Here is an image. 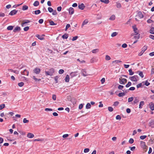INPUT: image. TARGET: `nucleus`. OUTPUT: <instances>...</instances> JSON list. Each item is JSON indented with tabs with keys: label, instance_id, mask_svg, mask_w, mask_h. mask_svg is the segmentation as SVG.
Wrapping results in <instances>:
<instances>
[{
	"label": "nucleus",
	"instance_id": "f257e3e1",
	"mask_svg": "<svg viewBox=\"0 0 154 154\" xmlns=\"http://www.w3.org/2000/svg\"><path fill=\"white\" fill-rule=\"evenodd\" d=\"M55 70L54 69L52 68L50 69L48 71H45V72L46 75L51 76L54 72Z\"/></svg>",
	"mask_w": 154,
	"mask_h": 154
},
{
	"label": "nucleus",
	"instance_id": "f03ea898",
	"mask_svg": "<svg viewBox=\"0 0 154 154\" xmlns=\"http://www.w3.org/2000/svg\"><path fill=\"white\" fill-rule=\"evenodd\" d=\"M138 76L137 75H135L132 76H130L129 79L132 81L137 82L138 80Z\"/></svg>",
	"mask_w": 154,
	"mask_h": 154
},
{
	"label": "nucleus",
	"instance_id": "7ed1b4c3",
	"mask_svg": "<svg viewBox=\"0 0 154 154\" xmlns=\"http://www.w3.org/2000/svg\"><path fill=\"white\" fill-rule=\"evenodd\" d=\"M147 47L146 46H144L142 48L141 51L139 54L138 55L139 56H141L145 51L147 49Z\"/></svg>",
	"mask_w": 154,
	"mask_h": 154
},
{
	"label": "nucleus",
	"instance_id": "20e7f679",
	"mask_svg": "<svg viewBox=\"0 0 154 154\" xmlns=\"http://www.w3.org/2000/svg\"><path fill=\"white\" fill-rule=\"evenodd\" d=\"M127 82V80L124 78H119V82L121 84L124 85Z\"/></svg>",
	"mask_w": 154,
	"mask_h": 154
},
{
	"label": "nucleus",
	"instance_id": "39448f33",
	"mask_svg": "<svg viewBox=\"0 0 154 154\" xmlns=\"http://www.w3.org/2000/svg\"><path fill=\"white\" fill-rule=\"evenodd\" d=\"M35 36L38 39L40 40H43L44 39V37L45 36V35L44 34L42 35H39L38 34H37Z\"/></svg>",
	"mask_w": 154,
	"mask_h": 154
},
{
	"label": "nucleus",
	"instance_id": "423d86ee",
	"mask_svg": "<svg viewBox=\"0 0 154 154\" xmlns=\"http://www.w3.org/2000/svg\"><path fill=\"white\" fill-rule=\"evenodd\" d=\"M136 17L141 19L143 17V15L141 12H139L137 14L136 16Z\"/></svg>",
	"mask_w": 154,
	"mask_h": 154
},
{
	"label": "nucleus",
	"instance_id": "0eeeda50",
	"mask_svg": "<svg viewBox=\"0 0 154 154\" xmlns=\"http://www.w3.org/2000/svg\"><path fill=\"white\" fill-rule=\"evenodd\" d=\"M149 126L152 128H154V119L151 120L149 122Z\"/></svg>",
	"mask_w": 154,
	"mask_h": 154
},
{
	"label": "nucleus",
	"instance_id": "6e6552de",
	"mask_svg": "<svg viewBox=\"0 0 154 154\" xmlns=\"http://www.w3.org/2000/svg\"><path fill=\"white\" fill-rule=\"evenodd\" d=\"M41 69L37 67H36L33 70V72L36 74H38L40 72Z\"/></svg>",
	"mask_w": 154,
	"mask_h": 154
},
{
	"label": "nucleus",
	"instance_id": "1a4fd4ad",
	"mask_svg": "<svg viewBox=\"0 0 154 154\" xmlns=\"http://www.w3.org/2000/svg\"><path fill=\"white\" fill-rule=\"evenodd\" d=\"M18 12V10H13L11 11L10 13L9 14V15H13L16 14Z\"/></svg>",
	"mask_w": 154,
	"mask_h": 154
},
{
	"label": "nucleus",
	"instance_id": "9d476101",
	"mask_svg": "<svg viewBox=\"0 0 154 154\" xmlns=\"http://www.w3.org/2000/svg\"><path fill=\"white\" fill-rule=\"evenodd\" d=\"M21 73L22 75L28 76V75L29 72L27 70L25 69L23 71L21 72Z\"/></svg>",
	"mask_w": 154,
	"mask_h": 154
},
{
	"label": "nucleus",
	"instance_id": "9b49d317",
	"mask_svg": "<svg viewBox=\"0 0 154 154\" xmlns=\"http://www.w3.org/2000/svg\"><path fill=\"white\" fill-rule=\"evenodd\" d=\"M68 11L69 14L70 15H72L74 13V9L72 7L70 8L68 10Z\"/></svg>",
	"mask_w": 154,
	"mask_h": 154
},
{
	"label": "nucleus",
	"instance_id": "f8f14e48",
	"mask_svg": "<svg viewBox=\"0 0 154 154\" xmlns=\"http://www.w3.org/2000/svg\"><path fill=\"white\" fill-rule=\"evenodd\" d=\"M82 73L84 76H86L88 75V74L86 73V70L85 69H82L81 70Z\"/></svg>",
	"mask_w": 154,
	"mask_h": 154
},
{
	"label": "nucleus",
	"instance_id": "ddd939ff",
	"mask_svg": "<svg viewBox=\"0 0 154 154\" xmlns=\"http://www.w3.org/2000/svg\"><path fill=\"white\" fill-rule=\"evenodd\" d=\"M149 106L152 110H154V104L153 102H151L149 104Z\"/></svg>",
	"mask_w": 154,
	"mask_h": 154
},
{
	"label": "nucleus",
	"instance_id": "4468645a",
	"mask_svg": "<svg viewBox=\"0 0 154 154\" xmlns=\"http://www.w3.org/2000/svg\"><path fill=\"white\" fill-rule=\"evenodd\" d=\"M85 6L83 3H82L80 5H79L78 7L79 9L83 10Z\"/></svg>",
	"mask_w": 154,
	"mask_h": 154
},
{
	"label": "nucleus",
	"instance_id": "2eb2a0df",
	"mask_svg": "<svg viewBox=\"0 0 154 154\" xmlns=\"http://www.w3.org/2000/svg\"><path fill=\"white\" fill-rule=\"evenodd\" d=\"M27 136L28 137L31 138L33 137L34 136V135L33 134L31 133H29L27 134Z\"/></svg>",
	"mask_w": 154,
	"mask_h": 154
},
{
	"label": "nucleus",
	"instance_id": "dca6fc26",
	"mask_svg": "<svg viewBox=\"0 0 154 154\" xmlns=\"http://www.w3.org/2000/svg\"><path fill=\"white\" fill-rule=\"evenodd\" d=\"M132 28L134 29V32L135 33H136V35H138V32H137V27L135 26H133Z\"/></svg>",
	"mask_w": 154,
	"mask_h": 154
},
{
	"label": "nucleus",
	"instance_id": "f3484780",
	"mask_svg": "<svg viewBox=\"0 0 154 154\" xmlns=\"http://www.w3.org/2000/svg\"><path fill=\"white\" fill-rule=\"evenodd\" d=\"M77 72H72L71 73L70 75H71L72 77H73L77 75Z\"/></svg>",
	"mask_w": 154,
	"mask_h": 154
},
{
	"label": "nucleus",
	"instance_id": "a211bd4d",
	"mask_svg": "<svg viewBox=\"0 0 154 154\" xmlns=\"http://www.w3.org/2000/svg\"><path fill=\"white\" fill-rule=\"evenodd\" d=\"M30 22V21L28 20H25V21H24V22L22 23L21 24V26H23L26 23H29Z\"/></svg>",
	"mask_w": 154,
	"mask_h": 154
},
{
	"label": "nucleus",
	"instance_id": "6ab92c4d",
	"mask_svg": "<svg viewBox=\"0 0 154 154\" xmlns=\"http://www.w3.org/2000/svg\"><path fill=\"white\" fill-rule=\"evenodd\" d=\"M140 145L141 147L143 148H145L146 147V145L145 142L143 141H140Z\"/></svg>",
	"mask_w": 154,
	"mask_h": 154
},
{
	"label": "nucleus",
	"instance_id": "aec40b11",
	"mask_svg": "<svg viewBox=\"0 0 154 154\" xmlns=\"http://www.w3.org/2000/svg\"><path fill=\"white\" fill-rule=\"evenodd\" d=\"M88 22V21L87 19L85 20L83 22L82 25V27L83 26L86 24Z\"/></svg>",
	"mask_w": 154,
	"mask_h": 154
},
{
	"label": "nucleus",
	"instance_id": "412c9836",
	"mask_svg": "<svg viewBox=\"0 0 154 154\" xmlns=\"http://www.w3.org/2000/svg\"><path fill=\"white\" fill-rule=\"evenodd\" d=\"M144 101H141L140 102L139 105V108L140 109H141L142 107V106L144 105Z\"/></svg>",
	"mask_w": 154,
	"mask_h": 154
},
{
	"label": "nucleus",
	"instance_id": "4be33fe9",
	"mask_svg": "<svg viewBox=\"0 0 154 154\" xmlns=\"http://www.w3.org/2000/svg\"><path fill=\"white\" fill-rule=\"evenodd\" d=\"M20 30V28L19 26H16L13 30L14 32H16L17 31H19Z\"/></svg>",
	"mask_w": 154,
	"mask_h": 154
},
{
	"label": "nucleus",
	"instance_id": "5701e85b",
	"mask_svg": "<svg viewBox=\"0 0 154 154\" xmlns=\"http://www.w3.org/2000/svg\"><path fill=\"white\" fill-rule=\"evenodd\" d=\"M68 37V34L67 33H65L62 36V38L63 39H67Z\"/></svg>",
	"mask_w": 154,
	"mask_h": 154
},
{
	"label": "nucleus",
	"instance_id": "b1692460",
	"mask_svg": "<svg viewBox=\"0 0 154 154\" xmlns=\"http://www.w3.org/2000/svg\"><path fill=\"white\" fill-rule=\"evenodd\" d=\"M69 76L68 75H67L65 79V80L66 82H68L69 81Z\"/></svg>",
	"mask_w": 154,
	"mask_h": 154
},
{
	"label": "nucleus",
	"instance_id": "393cba45",
	"mask_svg": "<svg viewBox=\"0 0 154 154\" xmlns=\"http://www.w3.org/2000/svg\"><path fill=\"white\" fill-rule=\"evenodd\" d=\"M99 50L98 49H94L92 51V53H96L99 52Z\"/></svg>",
	"mask_w": 154,
	"mask_h": 154
},
{
	"label": "nucleus",
	"instance_id": "a878e982",
	"mask_svg": "<svg viewBox=\"0 0 154 154\" xmlns=\"http://www.w3.org/2000/svg\"><path fill=\"white\" fill-rule=\"evenodd\" d=\"M125 94L124 92H121L118 94V96L119 97H122L124 96Z\"/></svg>",
	"mask_w": 154,
	"mask_h": 154
},
{
	"label": "nucleus",
	"instance_id": "bb28decb",
	"mask_svg": "<svg viewBox=\"0 0 154 154\" xmlns=\"http://www.w3.org/2000/svg\"><path fill=\"white\" fill-rule=\"evenodd\" d=\"M28 6H27V5H24L23 6L22 9L23 11H25V10H27L28 9Z\"/></svg>",
	"mask_w": 154,
	"mask_h": 154
},
{
	"label": "nucleus",
	"instance_id": "cd10ccee",
	"mask_svg": "<svg viewBox=\"0 0 154 154\" xmlns=\"http://www.w3.org/2000/svg\"><path fill=\"white\" fill-rule=\"evenodd\" d=\"M115 19V15H112L110 17L109 19L110 20H114Z\"/></svg>",
	"mask_w": 154,
	"mask_h": 154
},
{
	"label": "nucleus",
	"instance_id": "c85d7f7f",
	"mask_svg": "<svg viewBox=\"0 0 154 154\" xmlns=\"http://www.w3.org/2000/svg\"><path fill=\"white\" fill-rule=\"evenodd\" d=\"M91 104L90 103H88L86 104V109H90L91 108Z\"/></svg>",
	"mask_w": 154,
	"mask_h": 154
},
{
	"label": "nucleus",
	"instance_id": "c756f323",
	"mask_svg": "<svg viewBox=\"0 0 154 154\" xmlns=\"http://www.w3.org/2000/svg\"><path fill=\"white\" fill-rule=\"evenodd\" d=\"M39 5V2L38 1H35L34 2L33 5L34 6H38Z\"/></svg>",
	"mask_w": 154,
	"mask_h": 154
},
{
	"label": "nucleus",
	"instance_id": "7c9ffc66",
	"mask_svg": "<svg viewBox=\"0 0 154 154\" xmlns=\"http://www.w3.org/2000/svg\"><path fill=\"white\" fill-rule=\"evenodd\" d=\"M8 70L11 71V72H13L14 73H15L16 74H18V71H17L16 70H14L12 69H8Z\"/></svg>",
	"mask_w": 154,
	"mask_h": 154
},
{
	"label": "nucleus",
	"instance_id": "2f4dec72",
	"mask_svg": "<svg viewBox=\"0 0 154 154\" xmlns=\"http://www.w3.org/2000/svg\"><path fill=\"white\" fill-rule=\"evenodd\" d=\"M118 34V33L116 32H114L112 33L111 35V36L112 37H114L116 36Z\"/></svg>",
	"mask_w": 154,
	"mask_h": 154
},
{
	"label": "nucleus",
	"instance_id": "473e14b6",
	"mask_svg": "<svg viewBox=\"0 0 154 154\" xmlns=\"http://www.w3.org/2000/svg\"><path fill=\"white\" fill-rule=\"evenodd\" d=\"M100 1L106 4L108 3L109 2V0H100Z\"/></svg>",
	"mask_w": 154,
	"mask_h": 154
},
{
	"label": "nucleus",
	"instance_id": "72a5a7b5",
	"mask_svg": "<svg viewBox=\"0 0 154 154\" xmlns=\"http://www.w3.org/2000/svg\"><path fill=\"white\" fill-rule=\"evenodd\" d=\"M129 72V74L130 75H132L134 74V72L132 71V70L131 69H129L128 70Z\"/></svg>",
	"mask_w": 154,
	"mask_h": 154
},
{
	"label": "nucleus",
	"instance_id": "f704fd0d",
	"mask_svg": "<svg viewBox=\"0 0 154 154\" xmlns=\"http://www.w3.org/2000/svg\"><path fill=\"white\" fill-rule=\"evenodd\" d=\"M13 28V26H8L7 28V29L8 30H12Z\"/></svg>",
	"mask_w": 154,
	"mask_h": 154
},
{
	"label": "nucleus",
	"instance_id": "c9c22d12",
	"mask_svg": "<svg viewBox=\"0 0 154 154\" xmlns=\"http://www.w3.org/2000/svg\"><path fill=\"white\" fill-rule=\"evenodd\" d=\"M49 23L50 24L51 26L57 25V23H54L53 21H49Z\"/></svg>",
	"mask_w": 154,
	"mask_h": 154
},
{
	"label": "nucleus",
	"instance_id": "e433bc0d",
	"mask_svg": "<svg viewBox=\"0 0 154 154\" xmlns=\"http://www.w3.org/2000/svg\"><path fill=\"white\" fill-rule=\"evenodd\" d=\"M44 139L42 138V139H35L34 140V141H44Z\"/></svg>",
	"mask_w": 154,
	"mask_h": 154
},
{
	"label": "nucleus",
	"instance_id": "4c0bfd02",
	"mask_svg": "<svg viewBox=\"0 0 154 154\" xmlns=\"http://www.w3.org/2000/svg\"><path fill=\"white\" fill-rule=\"evenodd\" d=\"M24 83L23 82H21L18 83V85L20 87H22L23 86Z\"/></svg>",
	"mask_w": 154,
	"mask_h": 154
},
{
	"label": "nucleus",
	"instance_id": "58836bf2",
	"mask_svg": "<svg viewBox=\"0 0 154 154\" xmlns=\"http://www.w3.org/2000/svg\"><path fill=\"white\" fill-rule=\"evenodd\" d=\"M121 5L120 3L116 2V7L118 8H120L121 7Z\"/></svg>",
	"mask_w": 154,
	"mask_h": 154
},
{
	"label": "nucleus",
	"instance_id": "ea45409f",
	"mask_svg": "<svg viewBox=\"0 0 154 154\" xmlns=\"http://www.w3.org/2000/svg\"><path fill=\"white\" fill-rule=\"evenodd\" d=\"M139 72V75L141 77L143 78L144 77V75L143 74V73L142 72Z\"/></svg>",
	"mask_w": 154,
	"mask_h": 154
},
{
	"label": "nucleus",
	"instance_id": "a19ab883",
	"mask_svg": "<svg viewBox=\"0 0 154 154\" xmlns=\"http://www.w3.org/2000/svg\"><path fill=\"white\" fill-rule=\"evenodd\" d=\"M32 78L36 82L39 81L41 80V79L36 78L35 76H33Z\"/></svg>",
	"mask_w": 154,
	"mask_h": 154
},
{
	"label": "nucleus",
	"instance_id": "79ce46f5",
	"mask_svg": "<svg viewBox=\"0 0 154 154\" xmlns=\"http://www.w3.org/2000/svg\"><path fill=\"white\" fill-rule=\"evenodd\" d=\"M150 33L154 34V28H152L150 30Z\"/></svg>",
	"mask_w": 154,
	"mask_h": 154
},
{
	"label": "nucleus",
	"instance_id": "37998d69",
	"mask_svg": "<svg viewBox=\"0 0 154 154\" xmlns=\"http://www.w3.org/2000/svg\"><path fill=\"white\" fill-rule=\"evenodd\" d=\"M131 85V82H129L126 85V87L128 88Z\"/></svg>",
	"mask_w": 154,
	"mask_h": 154
},
{
	"label": "nucleus",
	"instance_id": "c03bdc74",
	"mask_svg": "<svg viewBox=\"0 0 154 154\" xmlns=\"http://www.w3.org/2000/svg\"><path fill=\"white\" fill-rule=\"evenodd\" d=\"M133 99L134 98L132 97L129 98L128 100V102H132L133 100Z\"/></svg>",
	"mask_w": 154,
	"mask_h": 154
},
{
	"label": "nucleus",
	"instance_id": "a18cd8bd",
	"mask_svg": "<svg viewBox=\"0 0 154 154\" xmlns=\"http://www.w3.org/2000/svg\"><path fill=\"white\" fill-rule=\"evenodd\" d=\"M111 59L110 57L108 55H106L105 57V60H108Z\"/></svg>",
	"mask_w": 154,
	"mask_h": 154
},
{
	"label": "nucleus",
	"instance_id": "49530a36",
	"mask_svg": "<svg viewBox=\"0 0 154 154\" xmlns=\"http://www.w3.org/2000/svg\"><path fill=\"white\" fill-rule=\"evenodd\" d=\"M35 14H40L41 12L39 10H38L36 11H34Z\"/></svg>",
	"mask_w": 154,
	"mask_h": 154
},
{
	"label": "nucleus",
	"instance_id": "de8ad7c7",
	"mask_svg": "<svg viewBox=\"0 0 154 154\" xmlns=\"http://www.w3.org/2000/svg\"><path fill=\"white\" fill-rule=\"evenodd\" d=\"M5 106V105L4 104L0 105V109L1 110L4 108Z\"/></svg>",
	"mask_w": 154,
	"mask_h": 154
},
{
	"label": "nucleus",
	"instance_id": "09e8293b",
	"mask_svg": "<svg viewBox=\"0 0 154 154\" xmlns=\"http://www.w3.org/2000/svg\"><path fill=\"white\" fill-rule=\"evenodd\" d=\"M139 101L138 99H137V97H135L134 100V103H137Z\"/></svg>",
	"mask_w": 154,
	"mask_h": 154
},
{
	"label": "nucleus",
	"instance_id": "8fccbe9b",
	"mask_svg": "<svg viewBox=\"0 0 154 154\" xmlns=\"http://www.w3.org/2000/svg\"><path fill=\"white\" fill-rule=\"evenodd\" d=\"M113 108L111 106H109L108 107V110L110 112H112L113 111Z\"/></svg>",
	"mask_w": 154,
	"mask_h": 154
},
{
	"label": "nucleus",
	"instance_id": "3c124183",
	"mask_svg": "<svg viewBox=\"0 0 154 154\" xmlns=\"http://www.w3.org/2000/svg\"><path fill=\"white\" fill-rule=\"evenodd\" d=\"M116 119L117 120H120L121 119V117L120 115H118L116 117Z\"/></svg>",
	"mask_w": 154,
	"mask_h": 154
},
{
	"label": "nucleus",
	"instance_id": "603ef678",
	"mask_svg": "<svg viewBox=\"0 0 154 154\" xmlns=\"http://www.w3.org/2000/svg\"><path fill=\"white\" fill-rule=\"evenodd\" d=\"M23 122L24 123H27L29 122V121L25 118L23 119Z\"/></svg>",
	"mask_w": 154,
	"mask_h": 154
},
{
	"label": "nucleus",
	"instance_id": "864d4df0",
	"mask_svg": "<svg viewBox=\"0 0 154 154\" xmlns=\"http://www.w3.org/2000/svg\"><path fill=\"white\" fill-rule=\"evenodd\" d=\"M48 11L50 13L52 12L54 10L51 7H48Z\"/></svg>",
	"mask_w": 154,
	"mask_h": 154
},
{
	"label": "nucleus",
	"instance_id": "5fc2aeb1",
	"mask_svg": "<svg viewBox=\"0 0 154 154\" xmlns=\"http://www.w3.org/2000/svg\"><path fill=\"white\" fill-rule=\"evenodd\" d=\"M146 135H142L140 137V138L141 140H143L146 138Z\"/></svg>",
	"mask_w": 154,
	"mask_h": 154
},
{
	"label": "nucleus",
	"instance_id": "6e6d98bb",
	"mask_svg": "<svg viewBox=\"0 0 154 154\" xmlns=\"http://www.w3.org/2000/svg\"><path fill=\"white\" fill-rule=\"evenodd\" d=\"M134 140L132 138H130L129 140V142L130 143L132 144L133 143Z\"/></svg>",
	"mask_w": 154,
	"mask_h": 154
},
{
	"label": "nucleus",
	"instance_id": "4d7b16f0",
	"mask_svg": "<svg viewBox=\"0 0 154 154\" xmlns=\"http://www.w3.org/2000/svg\"><path fill=\"white\" fill-rule=\"evenodd\" d=\"M121 62H122V61H121V60H116L113 61L112 62V63H119Z\"/></svg>",
	"mask_w": 154,
	"mask_h": 154
},
{
	"label": "nucleus",
	"instance_id": "13d9d810",
	"mask_svg": "<svg viewBox=\"0 0 154 154\" xmlns=\"http://www.w3.org/2000/svg\"><path fill=\"white\" fill-rule=\"evenodd\" d=\"M124 87L123 86L119 85L118 87V88L119 90H122L123 88Z\"/></svg>",
	"mask_w": 154,
	"mask_h": 154
},
{
	"label": "nucleus",
	"instance_id": "bf43d9fd",
	"mask_svg": "<svg viewBox=\"0 0 154 154\" xmlns=\"http://www.w3.org/2000/svg\"><path fill=\"white\" fill-rule=\"evenodd\" d=\"M64 72V71L63 69H60L59 70V73L60 74H63Z\"/></svg>",
	"mask_w": 154,
	"mask_h": 154
},
{
	"label": "nucleus",
	"instance_id": "052dcab7",
	"mask_svg": "<svg viewBox=\"0 0 154 154\" xmlns=\"http://www.w3.org/2000/svg\"><path fill=\"white\" fill-rule=\"evenodd\" d=\"M29 29V26H26L25 27L24 29V30L25 31H27Z\"/></svg>",
	"mask_w": 154,
	"mask_h": 154
},
{
	"label": "nucleus",
	"instance_id": "680f3d73",
	"mask_svg": "<svg viewBox=\"0 0 154 154\" xmlns=\"http://www.w3.org/2000/svg\"><path fill=\"white\" fill-rule=\"evenodd\" d=\"M52 98L54 100H56V96L55 94H53L52 97Z\"/></svg>",
	"mask_w": 154,
	"mask_h": 154
},
{
	"label": "nucleus",
	"instance_id": "e2e57ef3",
	"mask_svg": "<svg viewBox=\"0 0 154 154\" xmlns=\"http://www.w3.org/2000/svg\"><path fill=\"white\" fill-rule=\"evenodd\" d=\"M52 14L53 15H56L57 14V11L56 10H53V11H52Z\"/></svg>",
	"mask_w": 154,
	"mask_h": 154
},
{
	"label": "nucleus",
	"instance_id": "0e129e2a",
	"mask_svg": "<svg viewBox=\"0 0 154 154\" xmlns=\"http://www.w3.org/2000/svg\"><path fill=\"white\" fill-rule=\"evenodd\" d=\"M119 103L118 101H116L113 104V106H116L119 104Z\"/></svg>",
	"mask_w": 154,
	"mask_h": 154
},
{
	"label": "nucleus",
	"instance_id": "69168bd1",
	"mask_svg": "<svg viewBox=\"0 0 154 154\" xmlns=\"http://www.w3.org/2000/svg\"><path fill=\"white\" fill-rule=\"evenodd\" d=\"M84 104H80L79 106V108L80 109H81L83 108Z\"/></svg>",
	"mask_w": 154,
	"mask_h": 154
},
{
	"label": "nucleus",
	"instance_id": "338daca9",
	"mask_svg": "<svg viewBox=\"0 0 154 154\" xmlns=\"http://www.w3.org/2000/svg\"><path fill=\"white\" fill-rule=\"evenodd\" d=\"M89 151V149L88 148H86L84 150V152L85 153L88 152Z\"/></svg>",
	"mask_w": 154,
	"mask_h": 154
},
{
	"label": "nucleus",
	"instance_id": "774afa93",
	"mask_svg": "<svg viewBox=\"0 0 154 154\" xmlns=\"http://www.w3.org/2000/svg\"><path fill=\"white\" fill-rule=\"evenodd\" d=\"M78 38V36H75L73 37L72 40V41H74L76 40Z\"/></svg>",
	"mask_w": 154,
	"mask_h": 154
}]
</instances>
